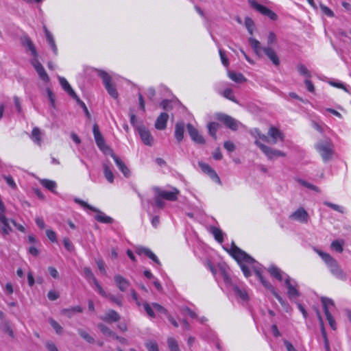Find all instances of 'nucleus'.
Returning <instances> with one entry per match:
<instances>
[{"label":"nucleus","mask_w":351,"mask_h":351,"mask_svg":"<svg viewBox=\"0 0 351 351\" xmlns=\"http://www.w3.org/2000/svg\"><path fill=\"white\" fill-rule=\"evenodd\" d=\"M248 41L258 56L262 57L263 53H264L275 66H279L280 60L278 56L271 47H262L261 43L252 37H250Z\"/></svg>","instance_id":"f257e3e1"},{"label":"nucleus","mask_w":351,"mask_h":351,"mask_svg":"<svg viewBox=\"0 0 351 351\" xmlns=\"http://www.w3.org/2000/svg\"><path fill=\"white\" fill-rule=\"evenodd\" d=\"M227 252L234 258L237 263H255L254 258L247 254L245 252L238 247L234 242L232 243L231 247L226 249Z\"/></svg>","instance_id":"f03ea898"},{"label":"nucleus","mask_w":351,"mask_h":351,"mask_svg":"<svg viewBox=\"0 0 351 351\" xmlns=\"http://www.w3.org/2000/svg\"><path fill=\"white\" fill-rule=\"evenodd\" d=\"M315 147L324 162H328L331 159L333 154V145L330 141L319 142L316 144Z\"/></svg>","instance_id":"7ed1b4c3"},{"label":"nucleus","mask_w":351,"mask_h":351,"mask_svg":"<svg viewBox=\"0 0 351 351\" xmlns=\"http://www.w3.org/2000/svg\"><path fill=\"white\" fill-rule=\"evenodd\" d=\"M93 132L95 143L98 147L105 154H110L112 150L110 147L106 145L105 140L99 131V125L95 123L93 127Z\"/></svg>","instance_id":"20e7f679"},{"label":"nucleus","mask_w":351,"mask_h":351,"mask_svg":"<svg viewBox=\"0 0 351 351\" xmlns=\"http://www.w3.org/2000/svg\"><path fill=\"white\" fill-rule=\"evenodd\" d=\"M248 2L252 8L263 16L269 17L272 21L278 19V16L276 13L268 8L258 3L256 0H249Z\"/></svg>","instance_id":"39448f33"},{"label":"nucleus","mask_w":351,"mask_h":351,"mask_svg":"<svg viewBox=\"0 0 351 351\" xmlns=\"http://www.w3.org/2000/svg\"><path fill=\"white\" fill-rule=\"evenodd\" d=\"M254 143L261 149V151L270 160L274 159L276 157H285L286 156L285 153H284L283 152L273 149L270 147H268V146L263 144L258 140H256Z\"/></svg>","instance_id":"423d86ee"},{"label":"nucleus","mask_w":351,"mask_h":351,"mask_svg":"<svg viewBox=\"0 0 351 351\" xmlns=\"http://www.w3.org/2000/svg\"><path fill=\"white\" fill-rule=\"evenodd\" d=\"M216 118L230 130L235 131L238 129L239 122L232 117L223 113H217Z\"/></svg>","instance_id":"0eeeda50"},{"label":"nucleus","mask_w":351,"mask_h":351,"mask_svg":"<svg viewBox=\"0 0 351 351\" xmlns=\"http://www.w3.org/2000/svg\"><path fill=\"white\" fill-rule=\"evenodd\" d=\"M289 219L302 223H307L309 219V215L303 207H300L289 215Z\"/></svg>","instance_id":"6e6552de"},{"label":"nucleus","mask_w":351,"mask_h":351,"mask_svg":"<svg viewBox=\"0 0 351 351\" xmlns=\"http://www.w3.org/2000/svg\"><path fill=\"white\" fill-rule=\"evenodd\" d=\"M136 130L141 136V139L145 145L152 146L154 143V138L149 130L143 125L136 127Z\"/></svg>","instance_id":"1a4fd4ad"},{"label":"nucleus","mask_w":351,"mask_h":351,"mask_svg":"<svg viewBox=\"0 0 351 351\" xmlns=\"http://www.w3.org/2000/svg\"><path fill=\"white\" fill-rule=\"evenodd\" d=\"M31 64L34 67L40 80L45 82H49V77L45 71L43 66L39 62L38 58H33L31 60Z\"/></svg>","instance_id":"9d476101"},{"label":"nucleus","mask_w":351,"mask_h":351,"mask_svg":"<svg viewBox=\"0 0 351 351\" xmlns=\"http://www.w3.org/2000/svg\"><path fill=\"white\" fill-rule=\"evenodd\" d=\"M186 128L189 134L195 143L201 145L205 144L206 141L204 138L199 134L198 130L191 123H188Z\"/></svg>","instance_id":"9b49d317"},{"label":"nucleus","mask_w":351,"mask_h":351,"mask_svg":"<svg viewBox=\"0 0 351 351\" xmlns=\"http://www.w3.org/2000/svg\"><path fill=\"white\" fill-rule=\"evenodd\" d=\"M109 154L113 158L117 166L120 169V171L123 173L124 176L126 178H129L130 176V171L128 168V167L125 165V163L121 160V158L119 156H117L114 153L113 150H110V153Z\"/></svg>","instance_id":"f8f14e48"},{"label":"nucleus","mask_w":351,"mask_h":351,"mask_svg":"<svg viewBox=\"0 0 351 351\" xmlns=\"http://www.w3.org/2000/svg\"><path fill=\"white\" fill-rule=\"evenodd\" d=\"M155 191L160 197H162V198L169 201L177 200L178 195L180 193V191L176 188H173V191H162L159 188H156Z\"/></svg>","instance_id":"ddd939ff"},{"label":"nucleus","mask_w":351,"mask_h":351,"mask_svg":"<svg viewBox=\"0 0 351 351\" xmlns=\"http://www.w3.org/2000/svg\"><path fill=\"white\" fill-rule=\"evenodd\" d=\"M208 269H210V271L213 273V274L214 276H215L217 274L218 266H220L219 267V269L220 271L221 276L223 278L224 281L227 283H229L231 282V278L229 276V275L228 274L226 268L223 265H208Z\"/></svg>","instance_id":"4468645a"},{"label":"nucleus","mask_w":351,"mask_h":351,"mask_svg":"<svg viewBox=\"0 0 351 351\" xmlns=\"http://www.w3.org/2000/svg\"><path fill=\"white\" fill-rule=\"evenodd\" d=\"M20 40H21V44L24 47H26L27 48V49L31 51V53L33 56L34 58L38 57V53L36 51V49L33 42L32 41V40L30 39V38L28 36H27V35L23 36L21 38Z\"/></svg>","instance_id":"2eb2a0df"},{"label":"nucleus","mask_w":351,"mask_h":351,"mask_svg":"<svg viewBox=\"0 0 351 351\" xmlns=\"http://www.w3.org/2000/svg\"><path fill=\"white\" fill-rule=\"evenodd\" d=\"M0 222L2 223L1 234L3 236L8 235L12 231L11 226H10V220L8 219L4 213L0 212Z\"/></svg>","instance_id":"dca6fc26"},{"label":"nucleus","mask_w":351,"mask_h":351,"mask_svg":"<svg viewBox=\"0 0 351 351\" xmlns=\"http://www.w3.org/2000/svg\"><path fill=\"white\" fill-rule=\"evenodd\" d=\"M169 119V114L166 112H162L158 117L154 126L157 130H163L167 128V123Z\"/></svg>","instance_id":"f3484780"},{"label":"nucleus","mask_w":351,"mask_h":351,"mask_svg":"<svg viewBox=\"0 0 351 351\" xmlns=\"http://www.w3.org/2000/svg\"><path fill=\"white\" fill-rule=\"evenodd\" d=\"M252 270L255 273L256 276L259 278V280H261L262 285L266 289H269L271 292L272 294L276 292V290H275L274 286H272L269 282H267L264 279L263 276H262V271H261V268L256 267H252Z\"/></svg>","instance_id":"a211bd4d"},{"label":"nucleus","mask_w":351,"mask_h":351,"mask_svg":"<svg viewBox=\"0 0 351 351\" xmlns=\"http://www.w3.org/2000/svg\"><path fill=\"white\" fill-rule=\"evenodd\" d=\"M267 134L272 138L271 141L272 144H276L278 138H280L282 141H283L285 138L284 134L278 128L274 126H271L269 129Z\"/></svg>","instance_id":"6ab92c4d"},{"label":"nucleus","mask_w":351,"mask_h":351,"mask_svg":"<svg viewBox=\"0 0 351 351\" xmlns=\"http://www.w3.org/2000/svg\"><path fill=\"white\" fill-rule=\"evenodd\" d=\"M198 165L201 169L206 173L210 176L212 179H215L219 183L221 182L220 178L215 171L208 164L203 162H199Z\"/></svg>","instance_id":"aec40b11"},{"label":"nucleus","mask_w":351,"mask_h":351,"mask_svg":"<svg viewBox=\"0 0 351 351\" xmlns=\"http://www.w3.org/2000/svg\"><path fill=\"white\" fill-rule=\"evenodd\" d=\"M329 270L333 276L341 280L346 278L347 274L341 268L339 265H328Z\"/></svg>","instance_id":"412c9836"},{"label":"nucleus","mask_w":351,"mask_h":351,"mask_svg":"<svg viewBox=\"0 0 351 351\" xmlns=\"http://www.w3.org/2000/svg\"><path fill=\"white\" fill-rule=\"evenodd\" d=\"M59 82L65 92L73 99L77 97V94L73 90L67 80L63 77H58Z\"/></svg>","instance_id":"4be33fe9"},{"label":"nucleus","mask_w":351,"mask_h":351,"mask_svg":"<svg viewBox=\"0 0 351 351\" xmlns=\"http://www.w3.org/2000/svg\"><path fill=\"white\" fill-rule=\"evenodd\" d=\"M285 285L287 288V295L290 300L295 299L300 295V292L290 283L289 276L285 280Z\"/></svg>","instance_id":"5701e85b"},{"label":"nucleus","mask_w":351,"mask_h":351,"mask_svg":"<svg viewBox=\"0 0 351 351\" xmlns=\"http://www.w3.org/2000/svg\"><path fill=\"white\" fill-rule=\"evenodd\" d=\"M114 279L119 289L121 291H125L130 286L129 281L121 275H115Z\"/></svg>","instance_id":"b1692460"},{"label":"nucleus","mask_w":351,"mask_h":351,"mask_svg":"<svg viewBox=\"0 0 351 351\" xmlns=\"http://www.w3.org/2000/svg\"><path fill=\"white\" fill-rule=\"evenodd\" d=\"M101 319L108 323L117 322L120 319V315L114 310H109Z\"/></svg>","instance_id":"393cba45"},{"label":"nucleus","mask_w":351,"mask_h":351,"mask_svg":"<svg viewBox=\"0 0 351 351\" xmlns=\"http://www.w3.org/2000/svg\"><path fill=\"white\" fill-rule=\"evenodd\" d=\"M184 123L178 122L175 126V137L178 143H180L184 138Z\"/></svg>","instance_id":"a878e982"},{"label":"nucleus","mask_w":351,"mask_h":351,"mask_svg":"<svg viewBox=\"0 0 351 351\" xmlns=\"http://www.w3.org/2000/svg\"><path fill=\"white\" fill-rule=\"evenodd\" d=\"M93 211L97 213V215L95 216V219L97 221L104 223H112L113 222L112 218L105 215V214L99 209L96 208V210Z\"/></svg>","instance_id":"bb28decb"},{"label":"nucleus","mask_w":351,"mask_h":351,"mask_svg":"<svg viewBox=\"0 0 351 351\" xmlns=\"http://www.w3.org/2000/svg\"><path fill=\"white\" fill-rule=\"evenodd\" d=\"M137 253L139 255H145L149 257L152 261H153L156 263H159V261L157 256L148 248L143 247H138L137 249Z\"/></svg>","instance_id":"cd10ccee"},{"label":"nucleus","mask_w":351,"mask_h":351,"mask_svg":"<svg viewBox=\"0 0 351 351\" xmlns=\"http://www.w3.org/2000/svg\"><path fill=\"white\" fill-rule=\"evenodd\" d=\"M97 328L100 330V331L106 336L110 337L112 338L118 339V335L112 330H110L108 326L104 325L102 323H99L97 324Z\"/></svg>","instance_id":"c85d7f7f"},{"label":"nucleus","mask_w":351,"mask_h":351,"mask_svg":"<svg viewBox=\"0 0 351 351\" xmlns=\"http://www.w3.org/2000/svg\"><path fill=\"white\" fill-rule=\"evenodd\" d=\"M43 29L45 33L46 38L49 44L50 45L53 53L55 54H57L58 49L55 43V40L53 39V35L51 34V32L48 30L47 27L45 25L43 26Z\"/></svg>","instance_id":"c756f323"},{"label":"nucleus","mask_w":351,"mask_h":351,"mask_svg":"<svg viewBox=\"0 0 351 351\" xmlns=\"http://www.w3.org/2000/svg\"><path fill=\"white\" fill-rule=\"evenodd\" d=\"M209 231L219 243H221L223 241V234L219 228L215 226H210Z\"/></svg>","instance_id":"7c9ffc66"},{"label":"nucleus","mask_w":351,"mask_h":351,"mask_svg":"<svg viewBox=\"0 0 351 351\" xmlns=\"http://www.w3.org/2000/svg\"><path fill=\"white\" fill-rule=\"evenodd\" d=\"M82 312L83 308L80 306H76L69 308H64L62 310V314L65 315L69 318H71L75 313Z\"/></svg>","instance_id":"2f4dec72"},{"label":"nucleus","mask_w":351,"mask_h":351,"mask_svg":"<svg viewBox=\"0 0 351 351\" xmlns=\"http://www.w3.org/2000/svg\"><path fill=\"white\" fill-rule=\"evenodd\" d=\"M209 134L214 138V140H217V132L219 128V124L217 122H210L207 125Z\"/></svg>","instance_id":"473e14b6"},{"label":"nucleus","mask_w":351,"mask_h":351,"mask_svg":"<svg viewBox=\"0 0 351 351\" xmlns=\"http://www.w3.org/2000/svg\"><path fill=\"white\" fill-rule=\"evenodd\" d=\"M228 77L235 82L241 83L246 81L243 75L241 73H234L228 71Z\"/></svg>","instance_id":"72a5a7b5"},{"label":"nucleus","mask_w":351,"mask_h":351,"mask_svg":"<svg viewBox=\"0 0 351 351\" xmlns=\"http://www.w3.org/2000/svg\"><path fill=\"white\" fill-rule=\"evenodd\" d=\"M84 276L89 283L97 282V278H95L90 269L88 267L84 268Z\"/></svg>","instance_id":"f704fd0d"},{"label":"nucleus","mask_w":351,"mask_h":351,"mask_svg":"<svg viewBox=\"0 0 351 351\" xmlns=\"http://www.w3.org/2000/svg\"><path fill=\"white\" fill-rule=\"evenodd\" d=\"M98 75L102 79L104 86L112 84V77L108 73L103 70H98Z\"/></svg>","instance_id":"c9c22d12"},{"label":"nucleus","mask_w":351,"mask_h":351,"mask_svg":"<svg viewBox=\"0 0 351 351\" xmlns=\"http://www.w3.org/2000/svg\"><path fill=\"white\" fill-rule=\"evenodd\" d=\"M77 332L79 335L84 339L86 341L89 343H94L95 339L93 337H91L86 330L82 328L77 329Z\"/></svg>","instance_id":"e433bc0d"},{"label":"nucleus","mask_w":351,"mask_h":351,"mask_svg":"<svg viewBox=\"0 0 351 351\" xmlns=\"http://www.w3.org/2000/svg\"><path fill=\"white\" fill-rule=\"evenodd\" d=\"M40 184L52 192H54L56 188V183L53 180L43 179L40 180Z\"/></svg>","instance_id":"4c0bfd02"},{"label":"nucleus","mask_w":351,"mask_h":351,"mask_svg":"<svg viewBox=\"0 0 351 351\" xmlns=\"http://www.w3.org/2000/svg\"><path fill=\"white\" fill-rule=\"evenodd\" d=\"M233 290L234 293L239 296L243 300L247 301L248 300V294L245 289H240L238 286L235 285L233 287Z\"/></svg>","instance_id":"58836bf2"},{"label":"nucleus","mask_w":351,"mask_h":351,"mask_svg":"<svg viewBox=\"0 0 351 351\" xmlns=\"http://www.w3.org/2000/svg\"><path fill=\"white\" fill-rule=\"evenodd\" d=\"M104 173L106 180L112 183L114 182V175L110 167L104 164Z\"/></svg>","instance_id":"ea45409f"},{"label":"nucleus","mask_w":351,"mask_h":351,"mask_svg":"<svg viewBox=\"0 0 351 351\" xmlns=\"http://www.w3.org/2000/svg\"><path fill=\"white\" fill-rule=\"evenodd\" d=\"M295 180L299 184H300L301 185H302V186H305V187H306V188H308L309 189L313 190V191H316L317 193L320 192V190H319V189L317 186H315V185H313V184H311V183H309V182H306V181H305V180H304L302 179L295 178Z\"/></svg>","instance_id":"a19ab883"},{"label":"nucleus","mask_w":351,"mask_h":351,"mask_svg":"<svg viewBox=\"0 0 351 351\" xmlns=\"http://www.w3.org/2000/svg\"><path fill=\"white\" fill-rule=\"evenodd\" d=\"M269 272L270 273V274L274 277L275 278H276L277 280H278L279 281H282V274H281V271L280 269H278V267H271L269 269Z\"/></svg>","instance_id":"79ce46f5"},{"label":"nucleus","mask_w":351,"mask_h":351,"mask_svg":"<svg viewBox=\"0 0 351 351\" xmlns=\"http://www.w3.org/2000/svg\"><path fill=\"white\" fill-rule=\"evenodd\" d=\"M167 344L170 351H180L177 341L173 337L167 339Z\"/></svg>","instance_id":"37998d69"},{"label":"nucleus","mask_w":351,"mask_h":351,"mask_svg":"<svg viewBox=\"0 0 351 351\" xmlns=\"http://www.w3.org/2000/svg\"><path fill=\"white\" fill-rule=\"evenodd\" d=\"M40 134H41V133H40L39 128H33L32 132V138L36 143L39 144V145L40 144V142H41Z\"/></svg>","instance_id":"c03bdc74"},{"label":"nucleus","mask_w":351,"mask_h":351,"mask_svg":"<svg viewBox=\"0 0 351 351\" xmlns=\"http://www.w3.org/2000/svg\"><path fill=\"white\" fill-rule=\"evenodd\" d=\"M245 25L247 28L249 34L250 35L253 34L254 28V23L253 20L250 17H245Z\"/></svg>","instance_id":"a18cd8bd"},{"label":"nucleus","mask_w":351,"mask_h":351,"mask_svg":"<svg viewBox=\"0 0 351 351\" xmlns=\"http://www.w3.org/2000/svg\"><path fill=\"white\" fill-rule=\"evenodd\" d=\"M49 322L52 328L56 330L57 334L60 335L62 333V327L55 319H53V318H49Z\"/></svg>","instance_id":"49530a36"},{"label":"nucleus","mask_w":351,"mask_h":351,"mask_svg":"<svg viewBox=\"0 0 351 351\" xmlns=\"http://www.w3.org/2000/svg\"><path fill=\"white\" fill-rule=\"evenodd\" d=\"M321 301L323 305L324 311H325V309L329 310V306H335L334 301L330 298L323 296L321 297Z\"/></svg>","instance_id":"de8ad7c7"},{"label":"nucleus","mask_w":351,"mask_h":351,"mask_svg":"<svg viewBox=\"0 0 351 351\" xmlns=\"http://www.w3.org/2000/svg\"><path fill=\"white\" fill-rule=\"evenodd\" d=\"M297 69L299 73L302 75H304L307 77H311V73L308 69L302 64H299L297 66Z\"/></svg>","instance_id":"09e8293b"},{"label":"nucleus","mask_w":351,"mask_h":351,"mask_svg":"<svg viewBox=\"0 0 351 351\" xmlns=\"http://www.w3.org/2000/svg\"><path fill=\"white\" fill-rule=\"evenodd\" d=\"M222 95L227 98L228 99H230L234 102H236L237 103L236 99H235V97L233 94V90L231 89V88H226L223 93H222Z\"/></svg>","instance_id":"8fccbe9b"},{"label":"nucleus","mask_w":351,"mask_h":351,"mask_svg":"<svg viewBox=\"0 0 351 351\" xmlns=\"http://www.w3.org/2000/svg\"><path fill=\"white\" fill-rule=\"evenodd\" d=\"M343 241H340L339 240H335L332 242L331 243V248L334 250H335L337 252H343Z\"/></svg>","instance_id":"3c124183"},{"label":"nucleus","mask_w":351,"mask_h":351,"mask_svg":"<svg viewBox=\"0 0 351 351\" xmlns=\"http://www.w3.org/2000/svg\"><path fill=\"white\" fill-rule=\"evenodd\" d=\"M73 99H75L77 102V104L81 106L82 108V109L84 110V112H85V114L86 116L87 117L88 119H90L91 118V115L86 106V104H84V101H82L78 96H77V97L74 98Z\"/></svg>","instance_id":"603ef678"},{"label":"nucleus","mask_w":351,"mask_h":351,"mask_svg":"<svg viewBox=\"0 0 351 351\" xmlns=\"http://www.w3.org/2000/svg\"><path fill=\"white\" fill-rule=\"evenodd\" d=\"M324 314L326 315V319L328 322L329 325L330 326V327L333 330H335L336 329L335 321L333 319V317H332L331 313H330L329 310L325 309V311H324Z\"/></svg>","instance_id":"864d4df0"},{"label":"nucleus","mask_w":351,"mask_h":351,"mask_svg":"<svg viewBox=\"0 0 351 351\" xmlns=\"http://www.w3.org/2000/svg\"><path fill=\"white\" fill-rule=\"evenodd\" d=\"M105 88L112 98L117 99L118 97V93L112 84L106 86Z\"/></svg>","instance_id":"5fc2aeb1"},{"label":"nucleus","mask_w":351,"mask_h":351,"mask_svg":"<svg viewBox=\"0 0 351 351\" xmlns=\"http://www.w3.org/2000/svg\"><path fill=\"white\" fill-rule=\"evenodd\" d=\"M2 330L4 332L8 333L10 337H14V332L10 326L9 322H8V321L3 322V325H2Z\"/></svg>","instance_id":"6e6d98bb"},{"label":"nucleus","mask_w":351,"mask_h":351,"mask_svg":"<svg viewBox=\"0 0 351 351\" xmlns=\"http://www.w3.org/2000/svg\"><path fill=\"white\" fill-rule=\"evenodd\" d=\"M277 43V38L274 32H270L267 36V47H271Z\"/></svg>","instance_id":"4d7b16f0"},{"label":"nucleus","mask_w":351,"mask_h":351,"mask_svg":"<svg viewBox=\"0 0 351 351\" xmlns=\"http://www.w3.org/2000/svg\"><path fill=\"white\" fill-rule=\"evenodd\" d=\"M240 265L241 269L243 271L245 276L247 278L250 277L252 274V272H251L252 269L250 267V266L252 265Z\"/></svg>","instance_id":"13d9d810"},{"label":"nucleus","mask_w":351,"mask_h":351,"mask_svg":"<svg viewBox=\"0 0 351 351\" xmlns=\"http://www.w3.org/2000/svg\"><path fill=\"white\" fill-rule=\"evenodd\" d=\"M145 347L148 351H159L158 344L154 341L146 342Z\"/></svg>","instance_id":"bf43d9fd"},{"label":"nucleus","mask_w":351,"mask_h":351,"mask_svg":"<svg viewBox=\"0 0 351 351\" xmlns=\"http://www.w3.org/2000/svg\"><path fill=\"white\" fill-rule=\"evenodd\" d=\"M317 254L322 257V260L326 263H330L332 261L331 256L326 252L321 250H317Z\"/></svg>","instance_id":"052dcab7"},{"label":"nucleus","mask_w":351,"mask_h":351,"mask_svg":"<svg viewBox=\"0 0 351 351\" xmlns=\"http://www.w3.org/2000/svg\"><path fill=\"white\" fill-rule=\"evenodd\" d=\"M74 201H75V203H77V204H80V205H81V206H84V207H85V208H88L89 210H96V208L89 205L87 202H84V201H83V200H82V199H80L79 198H77V197L75 198Z\"/></svg>","instance_id":"680f3d73"},{"label":"nucleus","mask_w":351,"mask_h":351,"mask_svg":"<svg viewBox=\"0 0 351 351\" xmlns=\"http://www.w3.org/2000/svg\"><path fill=\"white\" fill-rule=\"evenodd\" d=\"M160 107L165 110H170L172 109L171 101L169 99H164L160 104Z\"/></svg>","instance_id":"e2e57ef3"},{"label":"nucleus","mask_w":351,"mask_h":351,"mask_svg":"<svg viewBox=\"0 0 351 351\" xmlns=\"http://www.w3.org/2000/svg\"><path fill=\"white\" fill-rule=\"evenodd\" d=\"M319 6H320L322 11L328 16L333 17L335 16L333 11L332 10H330L329 8H328L327 6L324 5L322 3H320Z\"/></svg>","instance_id":"0e129e2a"},{"label":"nucleus","mask_w":351,"mask_h":351,"mask_svg":"<svg viewBox=\"0 0 351 351\" xmlns=\"http://www.w3.org/2000/svg\"><path fill=\"white\" fill-rule=\"evenodd\" d=\"M152 306L158 313H160L162 314H165V315L168 314L167 310L165 307H163L162 306H161L160 304H159L158 303H156V302L152 303Z\"/></svg>","instance_id":"69168bd1"},{"label":"nucleus","mask_w":351,"mask_h":351,"mask_svg":"<svg viewBox=\"0 0 351 351\" xmlns=\"http://www.w3.org/2000/svg\"><path fill=\"white\" fill-rule=\"evenodd\" d=\"M3 178L6 181L7 184L12 189L16 188V184L14 182L13 178L10 176H3Z\"/></svg>","instance_id":"338daca9"},{"label":"nucleus","mask_w":351,"mask_h":351,"mask_svg":"<svg viewBox=\"0 0 351 351\" xmlns=\"http://www.w3.org/2000/svg\"><path fill=\"white\" fill-rule=\"evenodd\" d=\"M223 147L229 152H232L235 150L234 144L230 141L224 142Z\"/></svg>","instance_id":"774afa93"}]
</instances>
